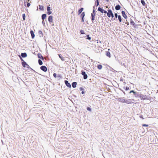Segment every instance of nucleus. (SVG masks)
Here are the masks:
<instances>
[{"label":"nucleus","instance_id":"28","mask_svg":"<svg viewBox=\"0 0 158 158\" xmlns=\"http://www.w3.org/2000/svg\"><path fill=\"white\" fill-rule=\"evenodd\" d=\"M39 64L40 65H41L43 64V62L41 60L39 59L38 60Z\"/></svg>","mask_w":158,"mask_h":158},{"label":"nucleus","instance_id":"32","mask_svg":"<svg viewBox=\"0 0 158 158\" xmlns=\"http://www.w3.org/2000/svg\"><path fill=\"white\" fill-rule=\"evenodd\" d=\"M22 16L23 18V20H25V14H23L22 15Z\"/></svg>","mask_w":158,"mask_h":158},{"label":"nucleus","instance_id":"48","mask_svg":"<svg viewBox=\"0 0 158 158\" xmlns=\"http://www.w3.org/2000/svg\"><path fill=\"white\" fill-rule=\"evenodd\" d=\"M106 1H107V2H108L109 1V0H106Z\"/></svg>","mask_w":158,"mask_h":158},{"label":"nucleus","instance_id":"36","mask_svg":"<svg viewBox=\"0 0 158 158\" xmlns=\"http://www.w3.org/2000/svg\"><path fill=\"white\" fill-rule=\"evenodd\" d=\"M87 110H88L90 111H91V109L90 108H89V107H87Z\"/></svg>","mask_w":158,"mask_h":158},{"label":"nucleus","instance_id":"9","mask_svg":"<svg viewBox=\"0 0 158 158\" xmlns=\"http://www.w3.org/2000/svg\"><path fill=\"white\" fill-rule=\"evenodd\" d=\"M22 60H23V62H22V65L23 66V67H25V66L26 65H28L27 64V63H26V62H25V61H24L23 60V59Z\"/></svg>","mask_w":158,"mask_h":158},{"label":"nucleus","instance_id":"8","mask_svg":"<svg viewBox=\"0 0 158 158\" xmlns=\"http://www.w3.org/2000/svg\"><path fill=\"white\" fill-rule=\"evenodd\" d=\"M30 33L31 35L32 38L33 39L35 36L33 31L32 30H31L30 31Z\"/></svg>","mask_w":158,"mask_h":158},{"label":"nucleus","instance_id":"15","mask_svg":"<svg viewBox=\"0 0 158 158\" xmlns=\"http://www.w3.org/2000/svg\"><path fill=\"white\" fill-rule=\"evenodd\" d=\"M77 83L76 82H74L72 83V86L73 88H75L76 86Z\"/></svg>","mask_w":158,"mask_h":158},{"label":"nucleus","instance_id":"49","mask_svg":"<svg viewBox=\"0 0 158 158\" xmlns=\"http://www.w3.org/2000/svg\"><path fill=\"white\" fill-rule=\"evenodd\" d=\"M106 8H108V6H106Z\"/></svg>","mask_w":158,"mask_h":158},{"label":"nucleus","instance_id":"47","mask_svg":"<svg viewBox=\"0 0 158 158\" xmlns=\"http://www.w3.org/2000/svg\"><path fill=\"white\" fill-rule=\"evenodd\" d=\"M84 92H83V91H82V92H81V94H84Z\"/></svg>","mask_w":158,"mask_h":158},{"label":"nucleus","instance_id":"18","mask_svg":"<svg viewBox=\"0 0 158 158\" xmlns=\"http://www.w3.org/2000/svg\"><path fill=\"white\" fill-rule=\"evenodd\" d=\"M21 56L23 57H25L27 56V54L26 53H22Z\"/></svg>","mask_w":158,"mask_h":158},{"label":"nucleus","instance_id":"42","mask_svg":"<svg viewBox=\"0 0 158 158\" xmlns=\"http://www.w3.org/2000/svg\"><path fill=\"white\" fill-rule=\"evenodd\" d=\"M139 117L142 118V119H144V118H143V116L142 115H141L140 116H139Z\"/></svg>","mask_w":158,"mask_h":158},{"label":"nucleus","instance_id":"13","mask_svg":"<svg viewBox=\"0 0 158 158\" xmlns=\"http://www.w3.org/2000/svg\"><path fill=\"white\" fill-rule=\"evenodd\" d=\"M106 55L109 58L111 57L110 53L108 51L106 52Z\"/></svg>","mask_w":158,"mask_h":158},{"label":"nucleus","instance_id":"33","mask_svg":"<svg viewBox=\"0 0 158 158\" xmlns=\"http://www.w3.org/2000/svg\"><path fill=\"white\" fill-rule=\"evenodd\" d=\"M81 17H82V18H84V16H85V14L84 12H83L81 14Z\"/></svg>","mask_w":158,"mask_h":158},{"label":"nucleus","instance_id":"41","mask_svg":"<svg viewBox=\"0 0 158 158\" xmlns=\"http://www.w3.org/2000/svg\"><path fill=\"white\" fill-rule=\"evenodd\" d=\"M114 16H115V17L116 18H117V17H118V15H117V13L115 14Z\"/></svg>","mask_w":158,"mask_h":158},{"label":"nucleus","instance_id":"45","mask_svg":"<svg viewBox=\"0 0 158 158\" xmlns=\"http://www.w3.org/2000/svg\"><path fill=\"white\" fill-rule=\"evenodd\" d=\"M103 13H104L105 14H106V13H107V12L106 10H103Z\"/></svg>","mask_w":158,"mask_h":158},{"label":"nucleus","instance_id":"11","mask_svg":"<svg viewBox=\"0 0 158 158\" xmlns=\"http://www.w3.org/2000/svg\"><path fill=\"white\" fill-rule=\"evenodd\" d=\"M59 57L61 59V60L62 61H64L65 60L64 57H62L61 55L60 54H58Z\"/></svg>","mask_w":158,"mask_h":158},{"label":"nucleus","instance_id":"26","mask_svg":"<svg viewBox=\"0 0 158 158\" xmlns=\"http://www.w3.org/2000/svg\"><path fill=\"white\" fill-rule=\"evenodd\" d=\"M133 93L134 94V95H135H135L137 93H136V92H135V91H134V90H131L130 92V93Z\"/></svg>","mask_w":158,"mask_h":158},{"label":"nucleus","instance_id":"4","mask_svg":"<svg viewBox=\"0 0 158 158\" xmlns=\"http://www.w3.org/2000/svg\"><path fill=\"white\" fill-rule=\"evenodd\" d=\"M125 103H126L128 104H130L132 103V101L131 99H126L125 100Z\"/></svg>","mask_w":158,"mask_h":158},{"label":"nucleus","instance_id":"44","mask_svg":"<svg viewBox=\"0 0 158 158\" xmlns=\"http://www.w3.org/2000/svg\"><path fill=\"white\" fill-rule=\"evenodd\" d=\"M53 76H54L55 77V78H56V73H54L53 74Z\"/></svg>","mask_w":158,"mask_h":158},{"label":"nucleus","instance_id":"34","mask_svg":"<svg viewBox=\"0 0 158 158\" xmlns=\"http://www.w3.org/2000/svg\"><path fill=\"white\" fill-rule=\"evenodd\" d=\"M80 32L82 34H85L84 31L83 30H81L80 31Z\"/></svg>","mask_w":158,"mask_h":158},{"label":"nucleus","instance_id":"39","mask_svg":"<svg viewBox=\"0 0 158 158\" xmlns=\"http://www.w3.org/2000/svg\"><path fill=\"white\" fill-rule=\"evenodd\" d=\"M126 90H127L129 89V87L127 86L126 87V88L125 89Z\"/></svg>","mask_w":158,"mask_h":158},{"label":"nucleus","instance_id":"5","mask_svg":"<svg viewBox=\"0 0 158 158\" xmlns=\"http://www.w3.org/2000/svg\"><path fill=\"white\" fill-rule=\"evenodd\" d=\"M65 83L66 85L67 86H68V87L70 88L71 87V85L69 83V82L67 81H65Z\"/></svg>","mask_w":158,"mask_h":158},{"label":"nucleus","instance_id":"22","mask_svg":"<svg viewBox=\"0 0 158 158\" xmlns=\"http://www.w3.org/2000/svg\"><path fill=\"white\" fill-rule=\"evenodd\" d=\"M130 23L131 25H132L134 26H135V23L134 21H133L132 20H131L130 21Z\"/></svg>","mask_w":158,"mask_h":158},{"label":"nucleus","instance_id":"12","mask_svg":"<svg viewBox=\"0 0 158 158\" xmlns=\"http://www.w3.org/2000/svg\"><path fill=\"white\" fill-rule=\"evenodd\" d=\"M121 6L120 5H118L116 6L115 7V9L116 10H118L120 9Z\"/></svg>","mask_w":158,"mask_h":158},{"label":"nucleus","instance_id":"7","mask_svg":"<svg viewBox=\"0 0 158 158\" xmlns=\"http://www.w3.org/2000/svg\"><path fill=\"white\" fill-rule=\"evenodd\" d=\"M48 20L50 23H52L53 21V17L52 16H50L48 18Z\"/></svg>","mask_w":158,"mask_h":158},{"label":"nucleus","instance_id":"21","mask_svg":"<svg viewBox=\"0 0 158 158\" xmlns=\"http://www.w3.org/2000/svg\"><path fill=\"white\" fill-rule=\"evenodd\" d=\"M103 9L100 7H99L98 9V10L101 12L102 13H103Z\"/></svg>","mask_w":158,"mask_h":158},{"label":"nucleus","instance_id":"14","mask_svg":"<svg viewBox=\"0 0 158 158\" xmlns=\"http://www.w3.org/2000/svg\"><path fill=\"white\" fill-rule=\"evenodd\" d=\"M46 14H44L42 15V19L44 20V19L46 18Z\"/></svg>","mask_w":158,"mask_h":158},{"label":"nucleus","instance_id":"46","mask_svg":"<svg viewBox=\"0 0 158 158\" xmlns=\"http://www.w3.org/2000/svg\"><path fill=\"white\" fill-rule=\"evenodd\" d=\"M82 22H84V19H83V18H82Z\"/></svg>","mask_w":158,"mask_h":158},{"label":"nucleus","instance_id":"2","mask_svg":"<svg viewBox=\"0 0 158 158\" xmlns=\"http://www.w3.org/2000/svg\"><path fill=\"white\" fill-rule=\"evenodd\" d=\"M140 98L141 100H143L148 99V97L146 95L141 94H140Z\"/></svg>","mask_w":158,"mask_h":158},{"label":"nucleus","instance_id":"3","mask_svg":"<svg viewBox=\"0 0 158 158\" xmlns=\"http://www.w3.org/2000/svg\"><path fill=\"white\" fill-rule=\"evenodd\" d=\"M40 69L43 71L46 72L47 70V67L44 66H42L40 67Z\"/></svg>","mask_w":158,"mask_h":158},{"label":"nucleus","instance_id":"10","mask_svg":"<svg viewBox=\"0 0 158 158\" xmlns=\"http://www.w3.org/2000/svg\"><path fill=\"white\" fill-rule=\"evenodd\" d=\"M125 99H123V98H119L118 99V101H119V102H123V103H124L125 102Z\"/></svg>","mask_w":158,"mask_h":158},{"label":"nucleus","instance_id":"30","mask_svg":"<svg viewBox=\"0 0 158 158\" xmlns=\"http://www.w3.org/2000/svg\"><path fill=\"white\" fill-rule=\"evenodd\" d=\"M86 37H87L86 38L87 39L89 40H90L91 39V38L89 36V35H88L86 36Z\"/></svg>","mask_w":158,"mask_h":158},{"label":"nucleus","instance_id":"1","mask_svg":"<svg viewBox=\"0 0 158 158\" xmlns=\"http://www.w3.org/2000/svg\"><path fill=\"white\" fill-rule=\"evenodd\" d=\"M107 15L108 17L110 18L111 17L112 18H113L114 16V14L112 13V12L111 10L109 9L108 10V12L107 13Z\"/></svg>","mask_w":158,"mask_h":158},{"label":"nucleus","instance_id":"50","mask_svg":"<svg viewBox=\"0 0 158 158\" xmlns=\"http://www.w3.org/2000/svg\"><path fill=\"white\" fill-rule=\"evenodd\" d=\"M93 12H94V10H93Z\"/></svg>","mask_w":158,"mask_h":158},{"label":"nucleus","instance_id":"25","mask_svg":"<svg viewBox=\"0 0 158 158\" xmlns=\"http://www.w3.org/2000/svg\"><path fill=\"white\" fill-rule=\"evenodd\" d=\"M141 2L142 4L144 6H145L146 5V4L145 3V2L144 0H141Z\"/></svg>","mask_w":158,"mask_h":158},{"label":"nucleus","instance_id":"43","mask_svg":"<svg viewBox=\"0 0 158 158\" xmlns=\"http://www.w3.org/2000/svg\"><path fill=\"white\" fill-rule=\"evenodd\" d=\"M30 4L29 3H28L27 4V6L28 7H29V6H30Z\"/></svg>","mask_w":158,"mask_h":158},{"label":"nucleus","instance_id":"37","mask_svg":"<svg viewBox=\"0 0 158 158\" xmlns=\"http://www.w3.org/2000/svg\"><path fill=\"white\" fill-rule=\"evenodd\" d=\"M81 74L82 75L84 76V75L86 74H85V72L84 71H82V72H81Z\"/></svg>","mask_w":158,"mask_h":158},{"label":"nucleus","instance_id":"17","mask_svg":"<svg viewBox=\"0 0 158 158\" xmlns=\"http://www.w3.org/2000/svg\"><path fill=\"white\" fill-rule=\"evenodd\" d=\"M94 18H95V15L94 13L93 14V13L91 14V19L92 20H94Z\"/></svg>","mask_w":158,"mask_h":158},{"label":"nucleus","instance_id":"40","mask_svg":"<svg viewBox=\"0 0 158 158\" xmlns=\"http://www.w3.org/2000/svg\"><path fill=\"white\" fill-rule=\"evenodd\" d=\"M52 13V12L51 11H48V14L49 15L51 14Z\"/></svg>","mask_w":158,"mask_h":158},{"label":"nucleus","instance_id":"19","mask_svg":"<svg viewBox=\"0 0 158 158\" xmlns=\"http://www.w3.org/2000/svg\"><path fill=\"white\" fill-rule=\"evenodd\" d=\"M39 10H44V6L42 5H39Z\"/></svg>","mask_w":158,"mask_h":158},{"label":"nucleus","instance_id":"24","mask_svg":"<svg viewBox=\"0 0 158 158\" xmlns=\"http://www.w3.org/2000/svg\"><path fill=\"white\" fill-rule=\"evenodd\" d=\"M98 68L99 69H101L102 68V66L101 64H99L97 66Z\"/></svg>","mask_w":158,"mask_h":158},{"label":"nucleus","instance_id":"29","mask_svg":"<svg viewBox=\"0 0 158 158\" xmlns=\"http://www.w3.org/2000/svg\"><path fill=\"white\" fill-rule=\"evenodd\" d=\"M140 94H139L137 93L135 95V97H137V98H140Z\"/></svg>","mask_w":158,"mask_h":158},{"label":"nucleus","instance_id":"23","mask_svg":"<svg viewBox=\"0 0 158 158\" xmlns=\"http://www.w3.org/2000/svg\"><path fill=\"white\" fill-rule=\"evenodd\" d=\"M95 5L96 4V6H98L99 5V2L98 0H95Z\"/></svg>","mask_w":158,"mask_h":158},{"label":"nucleus","instance_id":"16","mask_svg":"<svg viewBox=\"0 0 158 158\" xmlns=\"http://www.w3.org/2000/svg\"><path fill=\"white\" fill-rule=\"evenodd\" d=\"M38 56L39 58L43 60H44V58L41 54L39 53L38 54Z\"/></svg>","mask_w":158,"mask_h":158},{"label":"nucleus","instance_id":"35","mask_svg":"<svg viewBox=\"0 0 158 158\" xmlns=\"http://www.w3.org/2000/svg\"><path fill=\"white\" fill-rule=\"evenodd\" d=\"M47 10L48 11H50V10H51V8L49 6H48L47 7Z\"/></svg>","mask_w":158,"mask_h":158},{"label":"nucleus","instance_id":"20","mask_svg":"<svg viewBox=\"0 0 158 158\" xmlns=\"http://www.w3.org/2000/svg\"><path fill=\"white\" fill-rule=\"evenodd\" d=\"M83 8H81L78 10V14L79 15L81 13V12L83 11Z\"/></svg>","mask_w":158,"mask_h":158},{"label":"nucleus","instance_id":"27","mask_svg":"<svg viewBox=\"0 0 158 158\" xmlns=\"http://www.w3.org/2000/svg\"><path fill=\"white\" fill-rule=\"evenodd\" d=\"M118 19L120 22H121L122 21V18L120 15H119L118 16Z\"/></svg>","mask_w":158,"mask_h":158},{"label":"nucleus","instance_id":"31","mask_svg":"<svg viewBox=\"0 0 158 158\" xmlns=\"http://www.w3.org/2000/svg\"><path fill=\"white\" fill-rule=\"evenodd\" d=\"M88 76L87 74H85L83 76V78L84 79H86L87 78Z\"/></svg>","mask_w":158,"mask_h":158},{"label":"nucleus","instance_id":"6","mask_svg":"<svg viewBox=\"0 0 158 158\" xmlns=\"http://www.w3.org/2000/svg\"><path fill=\"white\" fill-rule=\"evenodd\" d=\"M122 15L123 17L125 19H127V15L125 14V12L123 11L122 12Z\"/></svg>","mask_w":158,"mask_h":158},{"label":"nucleus","instance_id":"38","mask_svg":"<svg viewBox=\"0 0 158 158\" xmlns=\"http://www.w3.org/2000/svg\"><path fill=\"white\" fill-rule=\"evenodd\" d=\"M148 125H146V124H143L142 125L143 127H148Z\"/></svg>","mask_w":158,"mask_h":158}]
</instances>
